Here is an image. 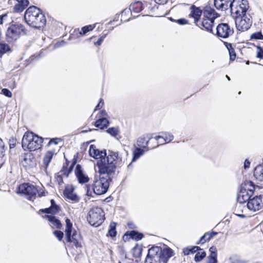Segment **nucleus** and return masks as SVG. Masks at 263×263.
Segmentation results:
<instances>
[{
  "label": "nucleus",
  "mask_w": 263,
  "mask_h": 263,
  "mask_svg": "<svg viewBox=\"0 0 263 263\" xmlns=\"http://www.w3.org/2000/svg\"><path fill=\"white\" fill-rule=\"evenodd\" d=\"M199 250H201V249L197 246H194L190 248L191 253H194Z\"/></svg>",
  "instance_id": "54"
},
{
  "label": "nucleus",
  "mask_w": 263,
  "mask_h": 263,
  "mask_svg": "<svg viewBox=\"0 0 263 263\" xmlns=\"http://www.w3.org/2000/svg\"><path fill=\"white\" fill-rule=\"evenodd\" d=\"M75 174L79 183H84L88 182L89 179L87 176L83 174L81 170V166L79 164L76 166Z\"/></svg>",
  "instance_id": "20"
},
{
  "label": "nucleus",
  "mask_w": 263,
  "mask_h": 263,
  "mask_svg": "<svg viewBox=\"0 0 263 263\" xmlns=\"http://www.w3.org/2000/svg\"><path fill=\"white\" fill-rule=\"evenodd\" d=\"M162 135L161 136H157L155 137V141H158L160 139L163 140V142L160 143V145H162L165 143H169L174 139V136L171 133H162Z\"/></svg>",
  "instance_id": "23"
},
{
  "label": "nucleus",
  "mask_w": 263,
  "mask_h": 263,
  "mask_svg": "<svg viewBox=\"0 0 263 263\" xmlns=\"http://www.w3.org/2000/svg\"><path fill=\"white\" fill-rule=\"evenodd\" d=\"M21 161L25 167L32 166L34 164V158L30 153H25L21 156Z\"/></svg>",
  "instance_id": "16"
},
{
  "label": "nucleus",
  "mask_w": 263,
  "mask_h": 263,
  "mask_svg": "<svg viewBox=\"0 0 263 263\" xmlns=\"http://www.w3.org/2000/svg\"><path fill=\"white\" fill-rule=\"evenodd\" d=\"M153 139L152 137H150L148 138V140L146 141V138L145 137H141L138 138L137 140V145L139 147H142L143 148H146L147 150H148L149 148L148 147V145L151 140Z\"/></svg>",
  "instance_id": "30"
},
{
  "label": "nucleus",
  "mask_w": 263,
  "mask_h": 263,
  "mask_svg": "<svg viewBox=\"0 0 263 263\" xmlns=\"http://www.w3.org/2000/svg\"><path fill=\"white\" fill-rule=\"evenodd\" d=\"M218 36L226 39L233 34V29L228 24L222 23L219 24L216 28Z\"/></svg>",
  "instance_id": "14"
},
{
  "label": "nucleus",
  "mask_w": 263,
  "mask_h": 263,
  "mask_svg": "<svg viewBox=\"0 0 263 263\" xmlns=\"http://www.w3.org/2000/svg\"><path fill=\"white\" fill-rule=\"evenodd\" d=\"M51 222V225L53 227L57 229H60L62 227V224L60 220L57 219L53 215H46L45 216Z\"/></svg>",
  "instance_id": "29"
},
{
  "label": "nucleus",
  "mask_w": 263,
  "mask_h": 263,
  "mask_svg": "<svg viewBox=\"0 0 263 263\" xmlns=\"http://www.w3.org/2000/svg\"><path fill=\"white\" fill-rule=\"evenodd\" d=\"M51 206L48 208L41 209L40 211L47 214H55L59 212V206L57 205L53 199L50 201Z\"/></svg>",
  "instance_id": "21"
},
{
  "label": "nucleus",
  "mask_w": 263,
  "mask_h": 263,
  "mask_svg": "<svg viewBox=\"0 0 263 263\" xmlns=\"http://www.w3.org/2000/svg\"><path fill=\"white\" fill-rule=\"evenodd\" d=\"M103 104H104V102L103 101V100L102 99H101L100 100L99 103L96 106V108L95 109V111L97 109H100V108H101L103 107Z\"/></svg>",
  "instance_id": "51"
},
{
  "label": "nucleus",
  "mask_w": 263,
  "mask_h": 263,
  "mask_svg": "<svg viewBox=\"0 0 263 263\" xmlns=\"http://www.w3.org/2000/svg\"><path fill=\"white\" fill-rule=\"evenodd\" d=\"M183 253L185 255H188L191 253L190 248H186L183 249Z\"/></svg>",
  "instance_id": "57"
},
{
  "label": "nucleus",
  "mask_w": 263,
  "mask_h": 263,
  "mask_svg": "<svg viewBox=\"0 0 263 263\" xmlns=\"http://www.w3.org/2000/svg\"><path fill=\"white\" fill-rule=\"evenodd\" d=\"M55 236H56L59 241H61L63 238V233L60 231H54L53 232Z\"/></svg>",
  "instance_id": "44"
},
{
  "label": "nucleus",
  "mask_w": 263,
  "mask_h": 263,
  "mask_svg": "<svg viewBox=\"0 0 263 263\" xmlns=\"http://www.w3.org/2000/svg\"><path fill=\"white\" fill-rule=\"evenodd\" d=\"M250 164V162L248 161V160L246 159L244 163V167L245 169L249 167Z\"/></svg>",
  "instance_id": "60"
},
{
  "label": "nucleus",
  "mask_w": 263,
  "mask_h": 263,
  "mask_svg": "<svg viewBox=\"0 0 263 263\" xmlns=\"http://www.w3.org/2000/svg\"><path fill=\"white\" fill-rule=\"evenodd\" d=\"M155 2L159 4H164L167 2V0H155Z\"/></svg>",
  "instance_id": "61"
},
{
  "label": "nucleus",
  "mask_w": 263,
  "mask_h": 263,
  "mask_svg": "<svg viewBox=\"0 0 263 263\" xmlns=\"http://www.w3.org/2000/svg\"><path fill=\"white\" fill-rule=\"evenodd\" d=\"M253 195H250L246 191H243L240 190V191L237 195V201L238 203L236 204V208H240L241 204L245 203L251 199V197Z\"/></svg>",
  "instance_id": "17"
},
{
  "label": "nucleus",
  "mask_w": 263,
  "mask_h": 263,
  "mask_svg": "<svg viewBox=\"0 0 263 263\" xmlns=\"http://www.w3.org/2000/svg\"><path fill=\"white\" fill-rule=\"evenodd\" d=\"M256 57L259 59H263V50L259 47L257 48Z\"/></svg>",
  "instance_id": "48"
},
{
  "label": "nucleus",
  "mask_w": 263,
  "mask_h": 263,
  "mask_svg": "<svg viewBox=\"0 0 263 263\" xmlns=\"http://www.w3.org/2000/svg\"><path fill=\"white\" fill-rule=\"evenodd\" d=\"M144 151L141 148L136 147L133 152V159L132 162L136 161L141 156L144 154Z\"/></svg>",
  "instance_id": "34"
},
{
  "label": "nucleus",
  "mask_w": 263,
  "mask_h": 263,
  "mask_svg": "<svg viewBox=\"0 0 263 263\" xmlns=\"http://www.w3.org/2000/svg\"><path fill=\"white\" fill-rule=\"evenodd\" d=\"M173 255V252L169 248H164L162 249L160 247H153L148 250L145 263H167L168 259Z\"/></svg>",
  "instance_id": "2"
},
{
  "label": "nucleus",
  "mask_w": 263,
  "mask_h": 263,
  "mask_svg": "<svg viewBox=\"0 0 263 263\" xmlns=\"http://www.w3.org/2000/svg\"><path fill=\"white\" fill-rule=\"evenodd\" d=\"M210 252H211L210 255H215V256H217V249L216 247H211L210 248Z\"/></svg>",
  "instance_id": "53"
},
{
  "label": "nucleus",
  "mask_w": 263,
  "mask_h": 263,
  "mask_svg": "<svg viewBox=\"0 0 263 263\" xmlns=\"http://www.w3.org/2000/svg\"><path fill=\"white\" fill-rule=\"evenodd\" d=\"M226 47L229 51L230 60L232 61H234L236 58V53L234 49L232 48L231 44L227 43Z\"/></svg>",
  "instance_id": "37"
},
{
  "label": "nucleus",
  "mask_w": 263,
  "mask_h": 263,
  "mask_svg": "<svg viewBox=\"0 0 263 263\" xmlns=\"http://www.w3.org/2000/svg\"><path fill=\"white\" fill-rule=\"evenodd\" d=\"M127 153L124 155L119 152L109 151L106 157L116 169L117 167H121L124 165L127 159Z\"/></svg>",
  "instance_id": "11"
},
{
  "label": "nucleus",
  "mask_w": 263,
  "mask_h": 263,
  "mask_svg": "<svg viewBox=\"0 0 263 263\" xmlns=\"http://www.w3.org/2000/svg\"><path fill=\"white\" fill-rule=\"evenodd\" d=\"M202 11L199 8H197L195 6H192L191 7V12L189 16L194 18V22L196 24L199 20Z\"/></svg>",
  "instance_id": "22"
},
{
  "label": "nucleus",
  "mask_w": 263,
  "mask_h": 263,
  "mask_svg": "<svg viewBox=\"0 0 263 263\" xmlns=\"http://www.w3.org/2000/svg\"><path fill=\"white\" fill-rule=\"evenodd\" d=\"M177 22L180 25H185L188 23L187 20L185 18H180L177 21Z\"/></svg>",
  "instance_id": "50"
},
{
  "label": "nucleus",
  "mask_w": 263,
  "mask_h": 263,
  "mask_svg": "<svg viewBox=\"0 0 263 263\" xmlns=\"http://www.w3.org/2000/svg\"><path fill=\"white\" fill-rule=\"evenodd\" d=\"M17 193L24 195L30 200H33L37 193L40 197L45 195L44 192L39 191L33 185L28 183L21 184L18 187Z\"/></svg>",
  "instance_id": "7"
},
{
  "label": "nucleus",
  "mask_w": 263,
  "mask_h": 263,
  "mask_svg": "<svg viewBox=\"0 0 263 263\" xmlns=\"http://www.w3.org/2000/svg\"><path fill=\"white\" fill-rule=\"evenodd\" d=\"M64 196L68 199L74 201L78 202L80 200V198L74 192L72 186L66 187L64 191Z\"/></svg>",
  "instance_id": "18"
},
{
  "label": "nucleus",
  "mask_w": 263,
  "mask_h": 263,
  "mask_svg": "<svg viewBox=\"0 0 263 263\" xmlns=\"http://www.w3.org/2000/svg\"><path fill=\"white\" fill-rule=\"evenodd\" d=\"M229 7L233 17L246 15L248 9V4L247 0H233L230 4Z\"/></svg>",
  "instance_id": "9"
},
{
  "label": "nucleus",
  "mask_w": 263,
  "mask_h": 263,
  "mask_svg": "<svg viewBox=\"0 0 263 263\" xmlns=\"http://www.w3.org/2000/svg\"><path fill=\"white\" fill-rule=\"evenodd\" d=\"M17 1V3L16 4L14 7V9L15 12H21L23 11L25 7L29 5V1L28 0Z\"/></svg>",
  "instance_id": "25"
},
{
  "label": "nucleus",
  "mask_w": 263,
  "mask_h": 263,
  "mask_svg": "<svg viewBox=\"0 0 263 263\" xmlns=\"http://www.w3.org/2000/svg\"><path fill=\"white\" fill-rule=\"evenodd\" d=\"M2 93L7 97L11 98L12 97V92L7 88L2 89Z\"/></svg>",
  "instance_id": "47"
},
{
  "label": "nucleus",
  "mask_w": 263,
  "mask_h": 263,
  "mask_svg": "<svg viewBox=\"0 0 263 263\" xmlns=\"http://www.w3.org/2000/svg\"><path fill=\"white\" fill-rule=\"evenodd\" d=\"M255 187V185L252 181L246 180L241 184L240 190L246 191L247 193H248L249 194H250V195H253Z\"/></svg>",
  "instance_id": "19"
},
{
  "label": "nucleus",
  "mask_w": 263,
  "mask_h": 263,
  "mask_svg": "<svg viewBox=\"0 0 263 263\" xmlns=\"http://www.w3.org/2000/svg\"><path fill=\"white\" fill-rule=\"evenodd\" d=\"M96 27V24L89 25L82 27L79 32L80 34L85 35L88 32L92 31Z\"/></svg>",
  "instance_id": "36"
},
{
  "label": "nucleus",
  "mask_w": 263,
  "mask_h": 263,
  "mask_svg": "<svg viewBox=\"0 0 263 263\" xmlns=\"http://www.w3.org/2000/svg\"><path fill=\"white\" fill-rule=\"evenodd\" d=\"M217 234V232H212L211 233H205L200 239L199 241L197 242V244L204 243L206 241H209L214 236Z\"/></svg>",
  "instance_id": "28"
},
{
  "label": "nucleus",
  "mask_w": 263,
  "mask_h": 263,
  "mask_svg": "<svg viewBox=\"0 0 263 263\" xmlns=\"http://www.w3.org/2000/svg\"><path fill=\"white\" fill-rule=\"evenodd\" d=\"M97 165L98 167V173L100 176H105L109 178L112 176L116 171L114 165L111 163L106 157H104L97 161Z\"/></svg>",
  "instance_id": "6"
},
{
  "label": "nucleus",
  "mask_w": 263,
  "mask_h": 263,
  "mask_svg": "<svg viewBox=\"0 0 263 263\" xmlns=\"http://www.w3.org/2000/svg\"><path fill=\"white\" fill-rule=\"evenodd\" d=\"M108 234L111 237H114L116 235V223L114 222H112L110 223L109 226V229L108 230Z\"/></svg>",
  "instance_id": "40"
},
{
  "label": "nucleus",
  "mask_w": 263,
  "mask_h": 263,
  "mask_svg": "<svg viewBox=\"0 0 263 263\" xmlns=\"http://www.w3.org/2000/svg\"><path fill=\"white\" fill-rule=\"evenodd\" d=\"M203 16L204 18L214 21L215 19L218 17V15L213 9L207 8L203 12Z\"/></svg>",
  "instance_id": "24"
},
{
  "label": "nucleus",
  "mask_w": 263,
  "mask_h": 263,
  "mask_svg": "<svg viewBox=\"0 0 263 263\" xmlns=\"http://www.w3.org/2000/svg\"><path fill=\"white\" fill-rule=\"evenodd\" d=\"M254 176L259 181L263 180V166L261 165L257 166L254 171Z\"/></svg>",
  "instance_id": "31"
},
{
  "label": "nucleus",
  "mask_w": 263,
  "mask_h": 263,
  "mask_svg": "<svg viewBox=\"0 0 263 263\" xmlns=\"http://www.w3.org/2000/svg\"><path fill=\"white\" fill-rule=\"evenodd\" d=\"M101 114L103 117L105 118V117L107 116V112L104 110L101 111Z\"/></svg>",
  "instance_id": "63"
},
{
  "label": "nucleus",
  "mask_w": 263,
  "mask_h": 263,
  "mask_svg": "<svg viewBox=\"0 0 263 263\" xmlns=\"http://www.w3.org/2000/svg\"><path fill=\"white\" fill-rule=\"evenodd\" d=\"M106 132L112 137H116L119 134V129L118 127H110Z\"/></svg>",
  "instance_id": "38"
},
{
  "label": "nucleus",
  "mask_w": 263,
  "mask_h": 263,
  "mask_svg": "<svg viewBox=\"0 0 263 263\" xmlns=\"http://www.w3.org/2000/svg\"><path fill=\"white\" fill-rule=\"evenodd\" d=\"M217 256L214 254L210 255L208 257V260L206 263H217Z\"/></svg>",
  "instance_id": "45"
},
{
  "label": "nucleus",
  "mask_w": 263,
  "mask_h": 263,
  "mask_svg": "<svg viewBox=\"0 0 263 263\" xmlns=\"http://www.w3.org/2000/svg\"><path fill=\"white\" fill-rule=\"evenodd\" d=\"M144 5L141 2H137L130 5L129 9L132 12L139 13L144 8Z\"/></svg>",
  "instance_id": "27"
},
{
  "label": "nucleus",
  "mask_w": 263,
  "mask_h": 263,
  "mask_svg": "<svg viewBox=\"0 0 263 263\" xmlns=\"http://www.w3.org/2000/svg\"><path fill=\"white\" fill-rule=\"evenodd\" d=\"M85 190L86 191V195L88 196H91L92 194L91 187L88 185H86L85 187Z\"/></svg>",
  "instance_id": "56"
},
{
  "label": "nucleus",
  "mask_w": 263,
  "mask_h": 263,
  "mask_svg": "<svg viewBox=\"0 0 263 263\" xmlns=\"http://www.w3.org/2000/svg\"><path fill=\"white\" fill-rule=\"evenodd\" d=\"M65 234L66 240L68 242H72L76 248L82 247V239L80 233L72 229V223L70 220L66 218L65 220Z\"/></svg>",
  "instance_id": "4"
},
{
  "label": "nucleus",
  "mask_w": 263,
  "mask_h": 263,
  "mask_svg": "<svg viewBox=\"0 0 263 263\" xmlns=\"http://www.w3.org/2000/svg\"><path fill=\"white\" fill-rule=\"evenodd\" d=\"M10 50V47L7 44L0 42V58Z\"/></svg>",
  "instance_id": "35"
},
{
  "label": "nucleus",
  "mask_w": 263,
  "mask_h": 263,
  "mask_svg": "<svg viewBox=\"0 0 263 263\" xmlns=\"http://www.w3.org/2000/svg\"><path fill=\"white\" fill-rule=\"evenodd\" d=\"M108 123V120L106 118L102 117L96 121L95 126L100 129H103L107 127Z\"/></svg>",
  "instance_id": "33"
},
{
  "label": "nucleus",
  "mask_w": 263,
  "mask_h": 263,
  "mask_svg": "<svg viewBox=\"0 0 263 263\" xmlns=\"http://www.w3.org/2000/svg\"><path fill=\"white\" fill-rule=\"evenodd\" d=\"M87 220L89 223L95 227H98L104 220V213L103 210L99 207H92L88 213Z\"/></svg>",
  "instance_id": "8"
},
{
  "label": "nucleus",
  "mask_w": 263,
  "mask_h": 263,
  "mask_svg": "<svg viewBox=\"0 0 263 263\" xmlns=\"http://www.w3.org/2000/svg\"><path fill=\"white\" fill-rule=\"evenodd\" d=\"M110 178L100 176L96 177L93 184V192L96 195H102L105 194L109 187V180Z\"/></svg>",
  "instance_id": "10"
},
{
  "label": "nucleus",
  "mask_w": 263,
  "mask_h": 263,
  "mask_svg": "<svg viewBox=\"0 0 263 263\" xmlns=\"http://www.w3.org/2000/svg\"><path fill=\"white\" fill-rule=\"evenodd\" d=\"M229 1L230 0H221V3L224 5V10L228 9V7L229 6Z\"/></svg>",
  "instance_id": "52"
},
{
  "label": "nucleus",
  "mask_w": 263,
  "mask_h": 263,
  "mask_svg": "<svg viewBox=\"0 0 263 263\" xmlns=\"http://www.w3.org/2000/svg\"><path fill=\"white\" fill-rule=\"evenodd\" d=\"M56 154L54 150L48 151L44 155L43 158V164L46 167H47L51 162L54 155Z\"/></svg>",
  "instance_id": "26"
},
{
  "label": "nucleus",
  "mask_w": 263,
  "mask_h": 263,
  "mask_svg": "<svg viewBox=\"0 0 263 263\" xmlns=\"http://www.w3.org/2000/svg\"><path fill=\"white\" fill-rule=\"evenodd\" d=\"M105 35H106V34L100 36L99 38V39L98 40V41L97 42H95V43H94L95 45H96V46L101 45L105 37Z\"/></svg>",
  "instance_id": "49"
},
{
  "label": "nucleus",
  "mask_w": 263,
  "mask_h": 263,
  "mask_svg": "<svg viewBox=\"0 0 263 263\" xmlns=\"http://www.w3.org/2000/svg\"><path fill=\"white\" fill-rule=\"evenodd\" d=\"M7 16H8V14L6 13L0 15V25H2L3 24L4 22L5 21L6 18L7 17Z\"/></svg>",
  "instance_id": "55"
},
{
  "label": "nucleus",
  "mask_w": 263,
  "mask_h": 263,
  "mask_svg": "<svg viewBox=\"0 0 263 263\" xmlns=\"http://www.w3.org/2000/svg\"><path fill=\"white\" fill-rule=\"evenodd\" d=\"M163 142V140H161V142L159 141V140L158 141L155 140V145L154 146H153L152 147H151L150 149H153V148L158 147L159 146V144H158L159 143H160V144Z\"/></svg>",
  "instance_id": "58"
},
{
  "label": "nucleus",
  "mask_w": 263,
  "mask_h": 263,
  "mask_svg": "<svg viewBox=\"0 0 263 263\" xmlns=\"http://www.w3.org/2000/svg\"><path fill=\"white\" fill-rule=\"evenodd\" d=\"M263 35L261 32H256L252 34L250 36V40H262Z\"/></svg>",
  "instance_id": "42"
},
{
  "label": "nucleus",
  "mask_w": 263,
  "mask_h": 263,
  "mask_svg": "<svg viewBox=\"0 0 263 263\" xmlns=\"http://www.w3.org/2000/svg\"><path fill=\"white\" fill-rule=\"evenodd\" d=\"M235 19L236 27L239 31L247 30L251 26L252 21L246 15L235 16Z\"/></svg>",
  "instance_id": "12"
},
{
  "label": "nucleus",
  "mask_w": 263,
  "mask_h": 263,
  "mask_svg": "<svg viewBox=\"0 0 263 263\" xmlns=\"http://www.w3.org/2000/svg\"><path fill=\"white\" fill-rule=\"evenodd\" d=\"M131 238L136 240H141L143 238V234L137 232L133 231L130 233Z\"/></svg>",
  "instance_id": "39"
},
{
  "label": "nucleus",
  "mask_w": 263,
  "mask_h": 263,
  "mask_svg": "<svg viewBox=\"0 0 263 263\" xmlns=\"http://www.w3.org/2000/svg\"><path fill=\"white\" fill-rule=\"evenodd\" d=\"M24 20L29 26L35 28L43 27L46 23L45 15L35 6H30L26 10Z\"/></svg>",
  "instance_id": "1"
},
{
  "label": "nucleus",
  "mask_w": 263,
  "mask_h": 263,
  "mask_svg": "<svg viewBox=\"0 0 263 263\" xmlns=\"http://www.w3.org/2000/svg\"><path fill=\"white\" fill-rule=\"evenodd\" d=\"M214 6L217 9L224 10V7L221 3V0H214Z\"/></svg>",
  "instance_id": "43"
},
{
  "label": "nucleus",
  "mask_w": 263,
  "mask_h": 263,
  "mask_svg": "<svg viewBox=\"0 0 263 263\" xmlns=\"http://www.w3.org/2000/svg\"><path fill=\"white\" fill-rule=\"evenodd\" d=\"M43 142L42 139L32 132H27L24 134L22 144L24 149L34 151L40 148Z\"/></svg>",
  "instance_id": "3"
},
{
  "label": "nucleus",
  "mask_w": 263,
  "mask_h": 263,
  "mask_svg": "<svg viewBox=\"0 0 263 263\" xmlns=\"http://www.w3.org/2000/svg\"><path fill=\"white\" fill-rule=\"evenodd\" d=\"M61 141V139L60 138H56L51 139L49 141V142L48 144V146H50L52 144L57 145L59 143V142Z\"/></svg>",
  "instance_id": "46"
},
{
  "label": "nucleus",
  "mask_w": 263,
  "mask_h": 263,
  "mask_svg": "<svg viewBox=\"0 0 263 263\" xmlns=\"http://www.w3.org/2000/svg\"><path fill=\"white\" fill-rule=\"evenodd\" d=\"M248 208L252 211L256 212L263 208V197L262 195L256 196L251 198L247 203Z\"/></svg>",
  "instance_id": "13"
},
{
  "label": "nucleus",
  "mask_w": 263,
  "mask_h": 263,
  "mask_svg": "<svg viewBox=\"0 0 263 263\" xmlns=\"http://www.w3.org/2000/svg\"><path fill=\"white\" fill-rule=\"evenodd\" d=\"M26 33V29L24 25L20 23L13 24L7 29L6 39L8 42H13Z\"/></svg>",
  "instance_id": "5"
},
{
  "label": "nucleus",
  "mask_w": 263,
  "mask_h": 263,
  "mask_svg": "<svg viewBox=\"0 0 263 263\" xmlns=\"http://www.w3.org/2000/svg\"><path fill=\"white\" fill-rule=\"evenodd\" d=\"M206 256V253L204 251L199 252L196 254L194 260L196 262L201 261Z\"/></svg>",
  "instance_id": "41"
},
{
  "label": "nucleus",
  "mask_w": 263,
  "mask_h": 263,
  "mask_svg": "<svg viewBox=\"0 0 263 263\" xmlns=\"http://www.w3.org/2000/svg\"><path fill=\"white\" fill-rule=\"evenodd\" d=\"M236 215H237V216H239V217H245V215H242V214H236Z\"/></svg>",
  "instance_id": "64"
},
{
  "label": "nucleus",
  "mask_w": 263,
  "mask_h": 263,
  "mask_svg": "<svg viewBox=\"0 0 263 263\" xmlns=\"http://www.w3.org/2000/svg\"><path fill=\"white\" fill-rule=\"evenodd\" d=\"M57 181L60 184L61 182H63V178L60 175H58L56 178Z\"/></svg>",
  "instance_id": "62"
},
{
  "label": "nucleus",
  "mask_w": 263,
  "mask_h": 263,
  "mask_svg": "<svg viewBox=\"0 0 263 263\" xmlns=\"http://www.w3.org/2000/svg\"><path fill=\"white\" fill-rule=\"evenodd\" d=\"M65 44V42L64 41H62L60 42H57L55 45H54V47L55 48H58V47H59L61 46H63L64 44Z\"/></svg>",
  "instance_id": "59"
},
{
  "label": "nucleus",
  "mask_w": 263,
  "mask_h": 263,
  "mask_svg": "<svg viewBox=\"0 0 263 263\" xmlns=\"http://www.w3.org/2000/svg\"><path fill=\"white\" fill-rule=\"evenodd\" d=\"M89 153L91 157L96 159L104 158L107 155L105 151H100L94 145L89 146Z\"/></svg>",
  "instance_id": "15"
},
{
  "label": "nucleus",
  "mask_w": 263,
  "mask_h": 263,
  "mask_svg": "<svg viewBox=\"0 0 263 263\" xmlns=\"http://www.w3.org/2000/svg\"><path fill=\"white\" fill-rule=\"evenodd\" d=\"M214 22V21L203 18L202 22V26L207 31L212 32Z\"/></svg>",
  "instance_id": "32"
}]
</instances>
